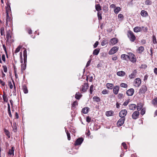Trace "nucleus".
Instances as JSON below:
<instances>
[{
	"instance_id": "13",
	"label": "nucleus",
	"mask_w": 157,
	"mask_h": 157,
	"mask_svg": "<svg viewBox=\"0 0 157 157\" xmlns=\"http://www.w3.org/2000/svg\"><path fill=\"white\" fill-rule=\"evenodd\" d=\"M137 73V71L136 70H134L133 71L132 73L130 75L129 77L130 79L136 77Z\"/></svg>"
},
{
	"instance_id": "61",
	"label": "nucleus",
	"mask_w": 157,
	"mask_h": 157,
	"mask_svg": "<svg viewBox=\"0 0 157 157\" xmlns=\"http://www.w3.org/2000/svg\"><path fill=\"white\" fill-rule=\"evenodd\" d=\"M128 102L127 101H125L123 103V105L124 106H126L128 104Z\"/></svg>"
},
{
	"instance_id": "11",
	"label": "nucleus",
	"mask_w": 157,
	"mask_h": 157,
	"mask_svg": "<svg viewBox=\"0 0 157 157\" xmlns=\"http://www.w3.org/2000/svg\"><path fill=\"white\" fill-rule=\"evenodd\" d=\"M140 114V113L138 111H136L134 112L132 115V118L134 119H136L138 118L139 115Z\"/></svg>"
},
{
	"instance_id": "44",
	"label": "nucleus",
	"mask_w": 157,
	"mask_h": 157,
	"mask_svg": "<svg viewBox=\"0 0 157 157\" xmlns=\"http://www.w3.org/2000/svg\"><path fill=\"white\" fill-rule=\"evenodd\" d=\"M23 56L24 57H27V51L26 49L23 51Z\"/></svg>"
},
{
	"instance_id": "46",
	"label": "nucleus",
	"mask_w": 157,
	"mask_h": 157,
	"mask_svg": "<svg viewBox=\"0 0 157 157\" xmlns=\"http://www.w3.org/2000/svg\"><path fill=\"white\" fill-rule=\"evenodd\" d=\"M151 2L149 0H147L145 2V4L146 5H151Z\"/></svg>"
},
{
	"instance_id": "57",
	"label": "nucleus",
	"mask_w": 157,
	"mask_h": 157,
	"mask_svg": "<svg viewBox=\"0 0 157 157\" xmlns=\"http://www.w3.org/2000/svg\"><path fill=\"white\" fill-rule=\"evenodd\" d=\"M2 59L4 62L5 61V55L3 54L2 56Z\"/></svg>"
},
{
	"instance_id": "47",
	"label": "nucleus",
	"mask_w": 157,
	"mask_h": 157,
	"mask_svg": "<svg viewBox=\"0 0 157 157\" xmlns=\"http://www.w3.org/2000/svg\"><path fill=\"white\" fill-rule=\"evenodd\" d=\"M67 137V139L68 140H69L71 139V136H70V134L68 132H66Z\"/></svg>"
},
{
	"instance_id": "26",
	"label": "nucleus",
	"mask_w": 157,
	"mask_h": 157,
	"mask_svg": "<svg viewBox=\"0 0 157 157\" xmlns=\"http://www.w3.org/2000/svg\"><path fill=\"white\" fill-rule=\"evenodd\" d=\"M10 21V18L9 16L8 13L6 12V25H7L8 22Z\"/></svg>"
},
{
	"instance_id": "23",
	"label": "nucleus",
	"mask_w": 157,
	"mask_h": 157,
	"mask_svg": "<svg viewBox=\"0 0 157 157\" xmlns=\"http://www.w3.org/2000/svg\"><path fill=\"white\" fill-rule=\"evenodd\" d=\"M128 56L125 54H122L121 56V58L122 59L127 60L128 59Z\"/></svg>"
},
{
	"instance_id": "45",
	"label": "nucleus",
	"mask_w": 157,
	"mask_h": 157,
	"mask_svg": "<svg viewBox=\"0 0 157 157\" xmlns=\"http://www.w3.org/2000/svg\"><path fill=\"white\" fill-rule=\"evenodd\" d=\"M145 112V109H142V110H141V112H140V114L142 115H143Z\"/></svg>"
},
{
	"instance_id": "60",
	"label": "nucleus",
	"mask_w": 157,
	"mask_h": 157,
	"mask_svg": "<svg viewBox=\"0 0 157 157\" xmlns=\"http://www.w3.org/2000/svg\"><path fill=\"white\" fill-rule=\"evenodd\" d=\"M27 57H24V63H26Z\"/></svg>"
},
{
	"instance_id": "64",
	"label": "nucleus",
	"mask_w": 157,
	"mask_h": 157,
	"mask_svg": "<svg viewBox=\"0 0 157 157\" xmlns=\"http://www.w3.org/2000/svg\"><path fill=\"white\" fill-rule=\"evenodd\" d=\"M154 72L155 74H157V68H155L154 69Z\"/></svg>"
},
{
	"instance_id": "63",
	"label": "nucleus",
	"mask_w": 157,
	"mask_h": 157,
	"mask_svg": "<svg viewBox=\"0 0 157 157\" xmlns=\"http://www.w3.org/2000/svg\"><path fill=\"white\" fill-rule=\"evenodd\" d=\"M28 32L29 34H31L32 33V31L30 29H29Z\"/></svg>"
},
{
	"instance_id": "6",
	"label": "nucleus",
	"mask_w": 157,
	"mask_h": 157,
	"mask_svg": "<svg viewBox=\"0 0 157 157\" xmlns=\"http://www.w3.org/2000/svg\"><path fill=\"white\" fill-rule=\"evenodd\" d=\"M125 118H121L119 119L117 123V125L118 127L121 126L124 124Z\"/></svg>"
},
{
	"instance_id": "16",
	"label": "nucleus",
	"mask_w": 157,
	"mask_h": 157,
	"mask_svg": "<svg viewBox=\"0 0 157 157\" xmlns=\"http://www.w3.org/2000/svg\"><path fill=\"white\" fill-rule=\"evenodd\" d=\"M140 14L142 16L144 17H146L148 15L147 12L144 10H142L141 11Z\"/></svg>"
},
{
	"instance_id": "59",
	"label": "nucleus",
	"mask_w": 157,
	"mask_h": 157,
	"mask_svg": "<svg viewBox=\"0 0 157 157\" xmlns=\"http://www.w3.org/2000/svg\"><path fill=\"white\" fill-rule=\"evenodd\" d=\"M2 47H3V48L4 50L5 51V52H6V53H7L6 48V47H5V45H3Z\"/></svg>"
},
{
	"instance_id": "36",
	"label": "nucleus",
	"mask_w": 157,
	"mask_h": 157,
	"mask_svg": "<svg viewBox=\"0 0 157 157\" xmlns=\"http://www.w3.org/2000/svg\"><path fill=\"white\" fill-rule=\"evenodd\" d=\"M94 91V86L93 85H91L90 87V94H92V92Z\"/></svg>"
},
{
	"instance_id": "43",
	"label": "nucleus",
	"mask_w": 157,
	"mask_h": 157,
	"mask_svg": "<svg viewBox=\"0 0 157 157\" xmlns=\"http://www.w3.org/2000/svg\"><path fill=\"white\" fill-rule=\"evenodd\" d=\"M152 39H153V43L154 44H155L157 43V42H156V37L155 36H153Z\"/></svg>"
},
{
	"instance_id": "42",
	"label": "nucleus",
	"mask_w": 157,
	"mask_h": 157,
	"mask_svg": "<svg viewBox=\"0 0 157 157\" xmlns=\"http://www.w3.org/2000/svg\"><path fill=\"white\" fill-rule=\"evenodd\" d=\"M78 105V103H77V101H74L72 105V108H73V107H75L76 105Z\"/></svg>"
},
{
	"instance_id": "30",
	"label": "nucleus",
	"mask_w": 157,
	"mask_h": 157,
	"mask_svg": "<svg viewBox=\"0 0 157 157\" xmlns=\"http://www.w3.org/2000/svg\"><path fill=\"white\" fill-rule=\"evenodd\" d=\"M82 95L79 93H77L75 95V98L77 99H79Z\"/></svg>"
},
{
	"instance_id": "56",
	"label": "nucleus",
	"mask_w": 157,
	"mask_h": 157,
	"mask_svg": "<svg viewBox=\"0 0 157 157\" xmlns=\"http://www.w3.org/2000/svg\"><path fill=\"white\" fill-rule=\"evenodd\" d=\"M86 121L87 122L89 123V122H90L91 121V118L88 117H86Z\"/></svg>"
},
{
	"instance_id": "2",
	"label": "nucleus",
	"mask_w": 157,
	"mask_h": 157,
	"mask_svg": "<svg viewBox=\"0 0 157 157\" xmlns=\"http://www.w3.org/2000/svg\"><path fill=\"white\" fill-rule=\"evenodd\" d=\"M128 56V59H129L131 62L133 63L136 62V57L132 53H130Z\"/></svg>"
},
{
	"instance_id": "15",
	"label": "nucleus",
	"mask_w": 157,
	"mask_h": 157,
	"mask_svg": "<svg viewBox=\"0 0 157 157\" xmlns=\"http://www.w3.org/2000/svg\"><path fill=\"white\" fill-rule=\"evenodd\" d=\"M136 107V105L134 104H131L129 105V109L131 110H135Z\"/></svg>"
},
{
	"instance_id": "29",
	"label": "nucleus",
	"mask_w": 157,
	"mask_h": 157,
	"mask_svg": "<svg viewBox=\"0 0 157 157\" xmlns=\"http://www.w3.org/2000/svg\"><path fill=\"white\" fill-rule=\"evenodd\" d=\"M144 48L143 46L139 47L138 49V52L139 53H141L144 50Z\"/></svg>"
},
{
	"instance_id": "4",
	"label": "nucleus",
	"mask_w": 157,
	"mask_h": 157,
	"mask_svg": "<svg viewBox=\"0 0 157 157\" xmlns=\"http://www.w3.org/2000/svg\"><path fill=\"white\" fill-rule=\"evenodd\" d=\"M141 83V80L139 78H137L134 81V86L136 87H139Z\"/></svg>"
},
{
	"instance_id": "22",
	"label": "nucleus",
	"mask_w": 157,
	"mask_h": 157,
	"mask_svg": "<svg viewBox=\"0 0 157 157\" xmlns=\"http://www.w3.org/2000/svg\"><path fill=\"white\" fill-rule=\"evenodd\" d=\"M89 108L87 107H85L82 110V112L84 114H86L88 112Z\"/></svg>"
},
{
	"instance_id": "48",
	"label": "nucleus",
	"mask_w": 157,
	"mask_h": 157,
	"mask_svg": "<svg viewBox=\"0 0 157 157\" xmlns=\"http://www.w3.org/2000/svg\"><path fill=\"white\" fill-rule=\"evenodd\" d=\"M108 91L106 90H103L101 92L102 93L104 94H107L108 93Z\"/></svg>"
},
{
	"instance_id": "10",
	"label": "nucleus",
	"mask_w": 157,
	"mask_h": 157,
	"mask_svg": "<svg viewBox=\"0 0 157 157\" xmlns=\"http://www.w3.org/2000/svg\"><path fill=\"white\" fill-rule=\"evenodd\" d=\"M134 92V90L133 88L128 90L126 92V94L128 96H132Z\"/></svg>"
},
{
	"instance_id": "9",
	"label": "nucleus",
	"mask_w": 157,
	"mask_h": 157,
	"mask_svg": "<svg viewBox=\"0 0 157 157\" xmlns=\"http://www.w3.org/2000/svg\"><path fill=\"white\" fill-rule=\"evenodd\" d=\"M88 85L87 83H85L83 85H82L81 87V90L83 92H85L86 90L88 89Z\"/></svg>"
},
{
	"instance_id": "19",
	"label": "nucleus",
	"mask_w": 157,
	"mask_h": 157,
	"mask_svg": "<svg viewBox=\"0 0 157 157\" xmlns=\"http://www.w3.org/2000/svg\"><path fill=\"white\" fill-rule=\"evenodd\" d=\"M95 9L96 10L98 11V12H101L100 11L101 10V6L99 4H96L95 6Z\"/></svg>"
},
{
	"instance_id": "31",
	"label": "nucleus",
	"mask_w": 157,
	"mask_h": 157,
	"mask_svg": "<svg viewBox=\"0 0 157 157\" xmlns=\"http://www.w3.org/2000/svg\"><path fill=\"white\" fill-rule=\"evenodd\" d=\"M100 49L97 48L95 49L93 51V54L97 55L98 54L99 52Z\"/></svg>"
},
{
	"instance_id": "14",
	"label": "nucleus",
	"mask_w": 157,
	"mask_h": 157,
	"mask_svg": "<svg viewBox=\"0 0 157 157\" xmlns=\"http://www.w3.org/2000/svg\"><path fill=\"white\" fill-rule=\"evenodd\" d=\"M120 88L119 86H114L113 89V92L114 94H117Z\"/></svg>"
},
{
	"instance_id": "38",
	"label": "nucleus",
	"mask_w": 157,
	"mask_h": 157,
	"mask_svg": "<svg viewBox=\"0 0 157 157\" xmlns=\"http://www.w3.org/2000/svg\"><path fill=\"white\" fill-rule=\"evenodd\" d=\"M152 103L154 105H157V98H155L152 101Z\"/></svg>"
},
{
	"instance_id": "62",
	"label": "nucleus",
	"mask_w": 157,
	"mask_h": 157,
	"mask_svg": "<svg viewBox=\"0 0 157 157\" xmlns=\"http://www.w3.org/2000/svg\"><path fill=\"white\" fill-rule=\"evenodd\" d=\"M8 112L10 111V106L9 103L8 104Z\"/></svg>"
},
{
	"instance_id": "33",
	"label": "nucleus",
	"mask_w": 157,
	"mask_h": 157,
	"mask_svg": "<svg viewBox=\"0 0 157 157\" xmlns=\"http://www.w3.org/2000/svg\"><path fill=\"white\" fill-rule=\"evenodd\" d=\"M93 99L94 101H95L97 102H98L100 101L99 98L98 97L94 96L93 97Z\"/></svg>"
},
{
	"instance_id": "8",
	"label": "nucleus",
	"mask_w": 157,
	"mask_h": 157,
	"mask_svg": "<svg viewBox=\"0 0 157 157\" xmlns=\"http://www.w3.org/2000/svg\"><path fill=\"white\" fill-rule=\"evenodd\" d=\"M147 88L146 86L145 85H143L140 90V94H144V93L147 91Z\"/></svg>"
},
{
	"instance_id": "52",
	"label": "nucleus",
	"mask_w": 157,
	"mask_h": 157,
	"mask_svg": "<svg viewBox=\"0 0 157 157\" xmlns=\"http://www.w3.org/2000/svg\"><path fill=\"white\" fill-rule=\"evenodd\" d=\"M98 41H96L94 45V48H96L97 47L98 45Z\"/></svg>"
},
{
	"instance_id": "5",
	"label": "nucleus",
	"mask_w": 157,
	"mask_h": 157,
	"mask_svg": "<svg viewBox=\"0 0 157 157\" xmlns=\"http://www.w3.org/2000/svg\"><path fill=\"white\" fill-rule=\"evenodd\" d=\"M127 114V111L126 109H124L120 112L119 116L121 118H125V116H126Z\"/></svg>"
},
{
	"instance_id": "35",
	"label": "nucleus",
	"mask_w": 157,
	"mask_h": 157,
	"mask_svg": "<svg viewBox=\"0 0 157 157\" xmlns=\"http://www.w3.org/2000/svg\"><path fill=\"white\" fill-rule=\"evenodd\" d=\"M23 91H24V93H25V94H27L28 92V90L27 89V88L25 86H23Z\"/></svg>"
},
{
	"instance_id": "3",
	"label": "nucleus",
	"mask_w": 157,
	"mask_h": 157,
	"mask_svg": "<svg viewBox=\"0 0 157 157\" xmlns=\"http://www.w3.org/2000/svg\"><path fill=\"white\" fill-rule=\"evenodd\" d=\"M118 49V47L117 46H114L112 48L109 52V54L110 55L113 54L116 52Z\"/></svg>"
},
{
	"instance_id": "21",
	"label": "nucleus",
	"mask_w": 157,
	"mask_h": 157,
	"mask_svg": "<svg viewBox=\"0 0 157 157\" xmlns=\"http://www.w3.org/2000/svg\"><path fill=\"white\" fill-rule=\"evenodd\" d=\"M113 86V84L112 83H107L106 84V87L109 89H112Z\"/></svg>"
},
{
	"instance_id": "50",
	"label": "nucleus",
	"mask_w": 157,
	"mask_h": 157,
	"mask_svg": "<svg viewBox=\"0 0 157 157\" xmlns=\"http://www.w3.org/2000/svg\"><path fill=\"white\" fill-rule=\"evenodd\" d=\"M3 68L4 71L5 72H6L7 71V67L6 66H3Z\"/></svg>"
},
{
	"instance_id": "32",
	"label": "nucleus",
	"mask_w": 157,
	"mask_h": 157,
	"mask_svg": "<svg viewBox=\"0 0 157 157\" xmlns=\"http://www.w3.org/2000/svg\"><path fill=\"white\" fill-rule=\"evenodd\" d=\"M102 12H98L97 15L98 17V19L99 20H100L102 19Z\"/></svg>"
},
{
	"instance_id": "39",
	"label": "nucleus",
	"mask_w": 157,
	"mask_h": 157,
	"mask_svg": "<svg viewBox=\"0 0 157 157\" xmlns=\"http://www.w3.org/2000/svg\"><path fill=\"white\" fill-rule=\"evenodd\" d=\"M21 48V46L20 45L16 49L15 51V53H17L20 50V49Z\"/></svg>"
},
{
	"instance_id": "20",
	"label": "nucleus",
	"mask_w": 157,
	"mask_h": 157,
	"mask_svg": "<svg viewBox=\"0 0 157 157\" xmlns=\"http://www.w3.org/2000/svg\"><path fill=\"white\" fill-rule=\"evenodd\" d=\"M141 30V28L138 26L136 27L134 29V31L136 33H138V32H140Z\"/></svg>"
},
{
	"instance_id": "7",
	"label": "nucleus",
	"mask_w": 157,
	"mask_h": 157,
	"mask_svg": "<svg viewBox=\"0 0 157 157\" xmlns=\"http://www.w3.org/2000/svg\"><path fill=\"white\" fill-rule=\"evenodd\" d=\"M83 140V139L82 138H79L75 141L74 144L75 146L80 145L81 144Z\"/></svg>"
},
{
	"instance_id": "1",
	"label": "nucleus",
	"mask_w": 157,
	"mask_h": 157,
	"mask_svg": "<svg viewBox=\"0 0 157 157\" xmlns=\"http://www.w3.org/2000/svg\"><path fill=\"white\" fill-rule=\"evenodd\" d=\"M128 36L130 40L132 42H133L136 39L135 36L133 33L131 31H128Z\"/></svg>"
},
{
	"instance_id": "27",
	"label": "nucleus",
	"mask_w": 157,
	"mask_h": 157,
	"mask_svg": "<svg viewBox=\"0 0 157 157\" xmlns=\"http://www.w3.org/2000/svg\"><path fill=\"white\" fill-rule=\"evenodd\" d=\"M4 131L6 135L9 138H10V134L8 130L6 129H4Z\"/></svg>"
},
{
	"instance_id": "25",
	"label": "nucleus",
	"mask_w": 157,
	"mask_h": 157,
	"mask_svg": "<svg viewBox=\"0 0 157 157\" xmlns=\"http://www.w3.org/2000/svg\"><path fill=\"white\" fill-rule=\"evenodd\" d=\"M14 147H12L11 149H10L9 150V152H8V154L10 155H14Z\"/></svg>"
},
{
	"instance_id": "49",
	"label": "nucleus",
	"mask_w": 157,
	"mask_h": 157,
	"mask_svg": "<svg viewBox=\"0 0 157 157\" xmlns=\"http://www.w3.org/2000/svg\"><path fill=\"white\" fill-rule=\"evenodd\" d=\"M122 145L125 149H127V146H126V144L125 143H123L122 144Z\"/></svg>"
},
{
	"instance_id": "37",
	"label": "nucleus",
	"mask_w": 157,
	"mask_h": 157,
	"mask_svg": "<svg viewBox=\"0 0 157 157\" xmlns=\"http://www.w3.org/2000/svg\"><path fill=\"white\" fill-rule=\"evenodd\" d=\"M26 63H24L21 65V69L22 70H25L26 68Z\"/></svg>"
},
{
	"instance_id": "12",
	"label": "nucleus",
	"mask_w": 157,
	"mask_h": 157,
	"mask_svg": "<svg viewBox=\"0 0 157 157\" xmlns=\"http://www.w3.org/2000/svg\"><path fill=\"white\" fill-rule=\"evenodd\" d=\"M118 40L116 38H113L110 41V45H112L115 44L118 42Z\"/></svg>"
},
{
	"instance_id": "34",
	"label": "nucleus",
	"mask_w": 157,
	"mask_h": 157,
	"mask_svg": "<svg viewBox=\"0 0 157 157\" xmlns=\"http://www.w3.org/2000/svg\"><path fill=\"white\" fill-rule=\"evenodd\" d=\"M121 10V8L120 7H116L114 10V13L117 14Z\"/></svg>"
},
{
	"instance_id": "40",
	"label": "nucleus",
	"mask_w": 157,
	"mask_h": 157,
	"mask_svg": "<svg viewBox=\"0 0 157 157\" xmlns=\"http://www.w3.org/2000/svg\"><path fill=\"white\" fill-rule=\"evenodd\" d=\"M120 86L122 87L126 88L128 86V85L126 83H122L120 84Z\"/></svg>"
},
{
	"instance_id": "24",
	"label": "nucleus",
	"mask_w": 157,
	"mask_h": 157,
	"mask_svg": "<svg viewBox=\"0 0 157 157\" xmlns=\"http://www.w3.org/2000/svg\"><path fill=\"white\" fill-rule=\"evenodd\" d=\"M143 107L142 104L141 103L138 104H137V106H136V108H137V109L138 110V111H139Z\"/></svg>"
},
{
	"instance_id": "51",
	"label": "nucleus",
	"mask_w": 157,
	"mask_h": 157,
	"mask_svg": "<svg viewBox=\"0 0 157 157\" xmlns=\"http://www.w3.org/2000/svg\"><path fill=\"white\" fill-rule=\"evenodd\" d=\"M9 85L10 86V89H12L13 87V86L12 84V83L11 82H10L9 83Z\"/></svg>"
},
{
	"instance_id": "58",
	"label": "nucleus",
	"mask_w": 157,
	"mask_h": 157,
	"mask_svg": "<svg viewBox=\"0 0 157 157\" xmlns=\"http://www.w3.org/2000/svg\"><path fill=\"white\" fill-rule=\"evenodd\" d=\"M0 83L3 86H4L5 84V82H3L1 80H0Z\"/></svg>"
},
{
	"instance_id": "41",
	"label": "nucleus",
	"mask_w": 157,
	"mask_h": 157,
	"mask_svg": "<svg viewBox=\"0 0 157 157\" xmlns=\"http://www.w3.org/2000/svg\"><path fill=\"white\" fill-rule=\"evenodd\" d=\"M3 98L4 101H7L8 100L5 94V93L4 92V94L2 96Z\"/></svg>"
},
{
	"instance_id": "17",
	"label": "nucleus",
	"mask_w": 157,
	"mask_h": 157,
	"mask_svg": "<svg viewBox=\"0 0 157 157\" xmlns=\"http://www.w3.org/2000/svg\"><path fill=\"white\" fill-rule=\"evenodd\" d=\"M12 127L13 128V130L14 132H16L17 131V125L15 122L13 123V124L12 125Z\"/></svg>"
},
{
	"instance_id": "28",
	"label": "nucleus",
	"mask_w": 157,
	"mask_h": 157,
	"mask_svg": "<svg viewBox=\"0 0 157 157\" xmlns=\"http://www.w3.org/2000/svg\"><path fill=\"white\" fill-rule=\"evenodd\" d=\"M113 113L112 111H108L106 112L105 114L107 116H110L112 115Z\"/></svg>"
},
{
	"instance_id": "54",
	"label": "nucleus",
	"mask_w": 157,
	"mask_h": 157,
	"mask_svg": "<svg viewBox=\"0 0 157 157\" xmlns=\"http://www.w3.org/2000/svg\"><path fill=\"white\" fill-rule=\"evenodd\" d=\"M91 60L90 59V60H89L87 62V64H86V67H88V66H89L90 64V62H91Z\"/></svg>"
},
{
	"instance_id": "55",
	"label": "nucleus",
	"mask_w": 157,
	"mask_h": 157,
	"mask_svg": "<svg viewBox=\"0 0 157 157\" xmlns=\"http://www.w3.org/2000/svg\"><path fill=\"white\" fill-rule=\"evenodd\" d=\"M106 43V41L105 40H103L101 42V44L102 46H104L105 45Z\"/></svg>"
},
{
	"instance_id": "18",
	"label": "nucleus",
	"mask_w": 157,
	"mask_h": 157,
	"mask_svg": "<svg viewBox=\"0 0 157 157\" xmlns=\"http://www.w3.org/2000/svg\"><path fill=\"white\" fill-rule=\"evenodd\" d=\"M125 74V72L122 71H118L117 72V75L120 76H123Z\"/></svg>"
},
{
	"instance_id": "53",
	"label": "nucleus",
	"mask_w": 157,
	"mask_h": 157,
	"mask_svg": "<svg viewBox=\"0 0 157 157\" xmlns=\"http://www.w3.org/2000/svg\"><path fill=\"white\" fill-rule=\"evenodd\" d=\"M118 17L119 19H122L123 17V15L121 14H119L118 15Z\"/></svg>"
}]
</instances>
